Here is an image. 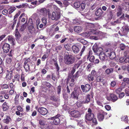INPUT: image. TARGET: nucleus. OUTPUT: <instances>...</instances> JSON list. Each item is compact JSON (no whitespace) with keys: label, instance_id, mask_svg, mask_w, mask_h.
Instances as JSON below:
<instances>
[{"label":"nucleus","instance_id":"nucleus-49","mask_svg":"<svg viewBox=\"0 0 129 129\" xmlns=\"http://www.w3.org/2000/svg\"><path fill=\"white\" fill-rule=\"evenodd\" d=\"M64 47L65 49L68 50H70V48L69 44H64Z\"/></svg>","mask_w":129,"mask_h":129},{"label":"nucleus","instance_id":"nucleus-20","mask_svg":"<svg viewBox=\"0 0 129 129\" xmlns=\"http://www.w3.org/2000/svg\"><path fill=\"white\" fill-rule=\"evenodd\" d=\"M72 49L74 53L75 54L78 53L79 51V47L75 45L72 46Z\"/></svg>","mask_w":129,"mask_h":129},{"label":"nucleus","instance_id":"nucleus-39","mask_svg":"<svg viewBox=\"0 0 129 129\" xmlns=\"http://www.w3.org/2000/svg\"><path fill=\"white\" fill-rule=\"evenodd\" d=\"M53 6V9L54 10V12H56L61 13V10L60 9L58 8L57 6L55 5H54Z\"/></svg>","mask_w":129,"mask_h":129},{"label":"nucleus","instance_id":"nucleus-17","mask_svg":"<svg viewBox=\"0 0 129 129\" xmlns=\"http://www.w3.org/2000/svg\"><path fill=\"white\" fill-rule=\"evenodd\" d=\"M79 93L77 91L75 90L72 92L71 96L74 99L77 100L78 99Z\"/></svg>","mask_w":129,"mask_h":129},{"label":"nucleus","instance_id":"nucleus-30","mask_svg":"<svg viewBox=\"0 0 129 129\" xmlns=\"http://www.w3.org/2000/svg\"><path fill=\"white\" fill-rule=\"evenodd\" d=\"M63 19L64 21L67 24L69 25H72L71 21L69 20V19L66 17H64Z\"/></svg>","mask_w":129,"mask_h":129},{"label":"nucleus","instance_id":"nucleus-38","mask_svg":"<svg viewBox=\"0 0 129 129\" xmlns=\"http://www.w3.org/2000/svg\"><path fill=\"white\" fill-rule=\"evenodd\" d=\"M95 7V6L94 5L92 6L91 7V9H90L89 11H88V13H87V15H89L90 16H91L90 15H91L92 13V10L94 9Z\"/></svg>","mask_w":129,"mask_h":129},{"label":"nucleus","instance_id":"nucleus-34","mask_svg":"<svg viewBox=\"0 0 129 129\" xmlns=\"http://www.w3.org/2000/svg\"><path fill=\"white\" fill-rule=\"evenodd\" d=\"M96 81L97 82H102L104 81V79L100 76H98L96 79Z\"/></svg>","mask_w":129,"mask_h":129},{"label":"nucleus","instance_id":"nucleus-59","mask_svg":"<svg viewBox=\"0 0 129 129\" xmlns=\"http://www.w3.org/2000/svg\"><path fill=\"white\" fill-rule=\"evenodd\" d=\"M43 22L45 25L47 23V19L45 17H43L42 19Z\"/></svg>","mask_w":129,"mask_h":129},{"label":"nucleus","instance_id":"nucleus-27","mask_svg":"<svg viewBox=\"0 0 129 129\" xmlns=\"http://www.w3.org/2000/svg\"><path fill=\"white\" fill-rule=\"evenodd\" d=\"M97 24H95V25L91 23H89L87 24V28H96V26L97 25Z\"/></svg>","mask_w":129,"mask_h":129},{"label":"nucleus","instance_id":"nucleus-46","mask_svg":"<svg viewBox=\"0 0 129 129\" xmlns=\"http://www.w3.org/2000/svg\"><path fill=\"white\" fill-rule=\"evenodd\" d=\"M80 5L81 9L82 10H83L85 7L86 4L85 2H82L81 5Z\"/></svg>","mask_w":129,"mask_h":129},{"label":"nucleus","instance_id":"nucleus-12","mask_svg":"<svg viewBox=\"0 0 129 129\" xmlns=\"http://www.w3.org/2000/svg\"><path fill=\"white\" fill-rule=\"evenodd\" d=\"M71 116L75 118H78L80 117V112L76 110H74L70 112Z\"/></svg>","mask_w":129,"mask_h":129},{"label":"nucleus","instance_id":"nucleus-43","mask_svg":"<svg viewBox=\"0 0 129 129\" xmlns=\"http://www.w3.org/2000/svg\"><path fill=\"white\" fill-rule=\"evenodd\" d=\"M11 119L10 117L8 116L7 117L6 119L3 120V122L6 123H8L10 120Z\"/></svg>","mask_w":129,"mask_h":129},{"label":"nucleus","instance_id":"nucleus-56","mask_svg":"<svg viewBox=\"0 0 129 129\" xmlns=\"http://www.w3.org/2000/svg\"><path fill=\"white\" fill-rule=\"evenodd\" d=\"M57 91L58 94H59L60 93L61 91V87L60 86H58L57 89Z\"/></svg>","mask_w":129,"mask_h":129},{"label":"nucleus","instance_id":"nucleus-22","mask_svg":"<svg viewBox=\"0 0 129 129\" xmlns=\"http://www.w3.org/2000/svg\"><path fill=\"white\" fill-rule=\"evenodd\" d=\"M40 14L44 16H46L47 15V10L45 8H42L39 11Z\"/></svg>","mask_w":129,"mask_h":129},{"label":"nucleus","instance_id":"nucleus-33","mask_svg":"<svg viewBox=\"0 0 129 129\" xmlns=\"http://www.w3.org/2000/svg\"><path fill=\"white\" fill-rule=\"evenodd\" d=\"M85 46H84L81 50L80 52L78 55H77V57L78 56H81L83 52H84V51L85 50ZM77 58L78 59H80V57L78 58V57H77Z\"/></svg>","mask_w":129,"mask_h":129},{"label":"nucleus","instance_id":"nucleus-10","mask_svg":"<svg viewBox=\"0 0 129 129\" xmlns=\"http://www.w3.org/2000/svg\"><path fill=\"white\" fill-rule=\"evenodd\" d=\"M28 31L32 36L35 35L37 33V31L33 26H30L28 27Z\"/></svg>","mask_w":129,"mask_h":129},{"label":"nucleus","instance_id":"nucleus-53","mask_svg":"<svg viewBox=\"0 0 129 129\" xmlns=\"http://www.w3.org/2000/svg\"><path fill=\"white\" fill-rule=\"evenodd\" d=\"M55 1L60 7H62V4L60 1L56 0H55Z\"/></svg>","mask_w":129,"mask_h":129},{"label":"nucleus","instance_id":"nucleus-13","mask_svg":"<svg viewBox=\"0 0 129 129\" xmlns=\"http://www.w3.org/2000/svg\"><path fill=\"white\" fill-rule=\"evenodd\" d=\"M10 48V45L8 43H4L2 47V49L5 53H7L9 51Z\"/></svg>","mask_w":129,"mask_h":129},{"label":"nucleus","instance_id":"nucleus-62","mask_svg":"<svg viewBox=\"0 0 129 129\" xmlns=\"http://www.w3.org/2000/svg\"><path fill=\"white\" fill-rule=\"evenodd\" d=\"M39 123L41 125H45V122L44 120L41 119L39 120Z\"/></svg>","mask_w":129,"mask_h":129},{"label":"nucleus","instance_id":"nucleus-1","mask_svg":"<svg viewBox=\"0 0 129 129\" xmlns=\"http://www.w3.org/2000/svg\"><path fill=\"white\" fill-rule=\"evenodd\" d=\"M89 31L83 33V36L86 38H89L91 39L97 40L100 39V36L102 35L101 32L94 29H91Z\"/></svg>","mask_w":129,"mask_h":129},{"label":"nucleus","instance_id":"nucleus-44","mask_svg":"<svg viewBox=\"0 0 129 129\" xmlns=\"http://www.w3.org/2000/svg\"><path fill=\"white\" fill-rule=\"evenodd\" d=\"M126 57L124 56L123 57H120L119 59V61L121 63H122L124 62L125 63V60Z\"/></svg>","mask_w":129,"mask_h":129},{"label":"nucleus","instance_id":"nucleus-2","mask_svg":"<svg viewBox=\"0 0 129 129\" xmlns=\"http://www.w3.org/2000/svg\"><path fill=\"white\" fill-rule=\"evenodd\" d=\"M92 49L94 52L97 54H99V58L100 60L103 61L105 60L106 57L105 52H103V49L101 47L97 48L96 46H93Z\"/></svg>","mask_w":129,"mask_h":129},{"label":"nucleus","instance_id":"nucleus-8","mask_svg":"<svg viewBox=\"0 0 129 129\" xmlns=\"http://www.w3.org/2000/svg\"><path fill=\"white\" fill-rule=\"evenodd\" d=\"M90 100V95L89 94H87L86 95V99L85 101H83L82 102L78 101L76 103V105L78 107H80L82 105V104L83 103H88L89 102Z\"/></svg>","mask_w":129,"mask_h":129},{"label":"nucleus","instance_id":"nucleus-50","mask_svg":"<svg viewBox=\"0 0 129 129\" xmlns=\"http://www.w3.org/2000/svg\"><path fill=\"white\" fill-rule=\"evenodd\" d=\"M108 11L109 13V14H110V15L111 18H112L113 15V11L112 10H111V9H108Z\"/></svg>","mask_w":129,"mask_h":129},{"label":"nucleus","instance_id":"nucleus-31","mask_svg":"<svg viewBox=\"0 0 129 129\" xmlns=\"http://www.w3.org/2000/svg\"><path fill=\"white\" fill-rule=\"evenodd\" d=\"M53 60L54 61V65L55 67L56 68V69H57V74H59V72H58L59 69V68L58 67V64L57 63V62L56 61V60L55 59H53Z\"/></svg>","mask_w":129,"mask_h":129},{"label":"nucleus","instance_id":"nucleus-63","mask_svg":"<svg viewBox=\"0 0 129 129\" xmlns=\"http://www.w3.org/2000/svg\"><path fill=\"white\" fill-rule=\"evenodd\" d=\"M14 79L16 80L19 81V76L18 75H15L14 77Z\"/></svg>","mask_w":129,"mask_h":129},{"label":"nucleus","instance_id":"nucleus-60","mask_svg":"<svg viewBox=\"0 0 129 129\" xmlns=\"http://www.w3.org/2000/svg\"><path fill=\"white\" fill-rule=\"evenodd\" d=\"M123 81L125 83L128 84H129V79L127 78H125L123 79Z\"/></svg>","mask_w":129,"mask_h":129},{"label":"nucleus","instance_id":"nucleus-42","mask_svg":"<svg viewBox=\"0 0 129 129\" xmlns=\"http://www.w3.org/2000/svg\"><path fill=\"white\" fill-rule=\"evenodd\" d=\"M50 99L55 102H58V101H57L58 98L57 97L55 96H51Z\"/></svg>","mask_w":129,"mask_h":129},{"label":"nucleus","instance_id":"nucleus-51","mask_svg":"<svg viewBox=\"0 0 129 129\" xmlns=\"http://www.w3.org/2000/svg\"><path fill=\"white\" fill-rule=\"evenodd\" d=\"M17 110L18 111H19L20 112H23V109L20 106H16Z\"/></svg>","mask_w":129,"mask_h":129},{"label":"nucleus","instance_id":"nucleus-5","mask_svg":"<svg viewBox=\"0 0 129 129\" xmlns=\"http://www.w3.org/2000/svg\"><path fill=\"white\" fill-rule=\"evenodd\" d=\"M105 53L106 56L109 57L110 59H113L116 57V56L114 52L112 51L110 49H106Z\"/></svg>","mask_w":129,"mask_h":129},{"label":"nucleus","instance_id":"nucleus-61","mask_svg":"<svg viewBox=\"0 0 129 129\" xmlns=\"http://www.w3.org/2000/svg\"><path fill=\"white\" fill-rule=\"evenodd\" d=\"M1 87L3 89H7L8 87V86L7 84H3L2 85Z\"/></svg>","mask_w":129,"mask_h":129},{"label":"nucleus","instance_id":"nucleus-37","mask_svg":"<svg viewBox=\"0 0 129 129\" xmlns=\"http://www.w3.org/2000/svg\"><path fill=\"white\" fill-rule=\"evenodd\" d=\"M98 73L95 70H92L90 74L94 77H95L98 76Z\"/></svg>","mask_w":129,"mask_h":129},{"label":"nucleus","instance_id":"nucleus-58","mask_svg":"<svg viewBox=\"0 0 129 129\" xmlns=\"http://www.w3.org/2000/svg\"><path fill=\"white\" fill-rule=\"evenodd\" d=\"M89 59V61L91 62H93L94 59V57L93 55H91L90 56Z\"/></svg>","mask_w":129,"mask_h":129},{"label":"nucleus","instance_id":"nucleus-4","mask_svg":"<svg viewBox=\"0 0 129 129\" xmlns=\"http://www.w3.org/2000/svg\"><path fill=\"white\" fill-rule=\"evenodd\" d=\"M61 13L58 12H53L52 13H49L48 17L49 19L53 20H57L60 18Z\"/></svg>","mask_w":129,"mask_h":129},{"label":"nucleus","instance_id":"nucleus-36","mask_svg":"<svg viewBox=\"0 0 129 129\" xmlns=\"http://www.w3.org/2000/svg\"><path fill=\"white\" fill-rule=\"evenodd\" d=\"M74 6L75 8H79L80 6V3L79 2H75L74 3Z\"/></svg>","mask_w":129,"mask_h":129},{"label":"nucleus","instance_id":"nucleus-7","mask_svg":"<svg viewBox=\"0 0 129 129\" xmlns=\"http://www.w3.org/2000/svg\"><path fill=\"white\" fill-rule=\"evenodd\" d=\"M129 31V26L126 25L123 26L121 29V31H119V33L120 36H123L125 35L127 32Z\"/></svg>","mask_w":129,"mask_h":129},{"label":"nucleus","instance_id":"nucleus-11","mask_svg":"<svg viewBox=\"0 0 129 129\" xmlns=\"http://www.w3.org/2000/svg\"><path fill=\"white\" fill-rule=\"evenodd\" d=\"M59 115H56L51 118L53 120V123L55 125H58L60 123V118L61 117H60Z\"/></svg>","mask_w":129,"mask_h":129},{"label":"nucleus","instance_id":"nucleus-47","mask_svg":"<svg viewBox=\"0 0 129 129\" xmlns=\"http://www.w3.org/2000/svg\"><path fill=\"white\" fill-rule=\"evenodd\" d=\"M48 56V54L47 53L44 54L42 57V61H44L47 58Z\"/></svg>","mask_w":129,"mask_h":129},{"label":"nucleus","instance_id":"nucleus-29","mask_svg":"<svg viewBox=\"0 0 129 129\" xmlns=\"http://www.w3.org/2000/svg\"><path fill=\"white\" fill-rule=\"evenodd\" d=\"M121 120L124 121L125 123H128V120L127 116H123L121 118Z\"/></svg>","mask_w":129,"mask_h":129},{"label":"nucleus","instance_id":"nucleus-23","mask_svg":"<svg viewBox=\"0 0 129 129\" xmlns=\"http://www.w3.org/2000/svg\"><path fill=\"white\" fill-rule=\"evenodd\" d=\"M103 12L100 8H99L95 12V14L97 16H100L103 14Z\"/></svg>","mask_w":129,"mask_h":129},{"label":"nucleus","instance_id":"nucleus-32","mask_svg":"<svg viewBox=\"0 0 129 129\" xmlns=\"http://www.w3.org/2000/svg\"><path fill=\"white\" fill-rule=\"evenodd\" d=\"M113 71V69L112 68L107 69L105 70V73L107 75H109L112 73Z\"/></svg>","mask_w":129,"mask_h":129},{"label":"nucleus","instance_id":"nucleus-15","mask_svg":"<svg viewBox=\"0 0 129 129\" xmlns=\"http://www.w3.org/2000/svg\"><path fill=\"white\" fill-rule=\"evenodd\" d=\"M38 111L42 115H46L47 113V109L44 107H40L38 110Z\"/></svg>","mask_w":129,"mask_h":129},{"label":"nucleus","instance_id":"nucleus-18","mask_svg":"<svg viewBox=\"0 0 129 129\" xmlns=\"http://www.w3.org/2000/svg\"><path fill=\"white\" fill-rule=\"evenodd\" d=\"M7 73L6 77V79L8 81L11 79L12 77V71L7 70Z\"/></svg>","mask_w":129,"mask_h":129},{"label":"nucleus","instance_id":"nucleus-24","mask_svg":"<svg viewBox=\"0 0 129 129\" xmlns=\"http://www.w3.org/2000/svg\"><path fill=\"white\" fill-rule=\"evenodd\" d=\"M74 29L75 32L77 33H79L82 31V28L81 27L77 26L74 27Z\"/></svg>","mask_w":129,"mask_h":129},{"label":"nucleus","instance_id":"nucleus-16","mask_svg":"<svg viewBox=\"0 0 129 129\" xmlns=\"http://www.w3.org/2000/svg\"><path fill=\"white\" fill-rule=\"evenodd\" d=\"M84 121L83 120L79 121L78 123V125L81 127V128L79 129H88V128L84 125Z\"/></svg>","mask_w":129,"mask_h":129},{"label":"nucleus","instance_id":"nucleus-21","mask_svg":"<svg viewBox=\"0 0 129 129\" xmlns=\"http://www.w3.org/2000/svg\"><path fill=\"white\" fill-rule=\"evenodd\" d=\"M37 19L38 16L35 13L33 14L32 16L29 18V21L32 22L33 21H34Z\"/></svg>","mask_w":129,"mask_h":129},{"label":"nucleus","instance_id":"nucleus-55","mask_svg":"<svg viewBox=\"0 0 129 129\" xmlns=\"http://www.w3.org/2000/svg\"><path fill=\"white\" fill-rule=\"evenodd\" d=\"M92 124L96 125L97 124V122L96 119L95 118L93 117L92 119Z\"/></svg>","mask_w":129,"mask_h":129},{"label":"nucleus","instance_id":"nucleus-48","mask_svg":"<svg viewBox=\"0 0 129 129\" xmlns=\"http://www.w3.org/2000/svg\"><path fill=\"white\" fill-rule=\"evenodd\" d=\"M73 22H72V25L74 24H76L78 23L79 20L77 19H75L73 20Z\"/></svg>","mask_w":129,"mask_h":129},{"label":"nucleus","instance_id":"nucleus-35","mask_svg":"<svg viewBox=\"0 0 129 129\" xmlns=\"http://www.w3.org/2000/svg\"><path fill=\"white\" fill-rule=\"evenodd\" d=\"M15 36L18 39H19L20 37V35L17 28L16 29Z\"/></svg>","mask_w":129,"mask_h":129},{"label":"nucleus","instance_id":"nucleus-57","mask_svg":"<svg viewBox=\"0 0 129 129\" xmlns=\"http://www.w3.org/2000/svg\"><path fill=\"white\" fill-rule=\"evenodd\" d=\"M16 9V8L15 7H12L10 9V10L9 11V13L11 14Z\"/></svg>","mask_w":129,"mask_h":129},{"label":"nucleus","instance_id":"nucleus-6","mask_svg":"<svg viewBox=\"0 0 129 129\" xmlns=\"http://www.w3.org/2000/svg\"><path fill=\"white\" fill-rule=\"evenodd\" d=\"M94 116V114L92 112L91 109H89L85 116L86 119L89 121H91L93 118Z\"/></svg>","mask_w":129,"mask_h":129},{"label":"nucleus","instance_id":"nucleus-64","mask_svg":"<svg viewBox=\"0 0 129 129\" xmlns=\"http://www.w3.org/2000/svg\"><path fill=\"white\" fill-rule=\"evenodd\" d=\"M126 95L127 96H129V89L126 88L125 89Z\"/></svg>","mask_w":129,"mask_h":129},{"label":"nucleus","instance_id":"nucleus-26","mask_svg":"<svg viewBox=\"0 0 129 129\" xmlns=\"http://www.w3.org/2000/svg\"><path fill=\"white\" fill-rule=\"evenodd\" d=\"M8 39L9 41L12 43V44L13 45L14 44L15 40L13 36H9L8 37Z\"/></svg>","mask_w":129,"mask_h":129},{"label":"nucleus","instance_id":"nucleus-9","mask_svg":"<svg viewBox=\"0 0 129 129\" xmlns=\"http://www.w3.org/2000/svg\"><path fill=\"white\" fill-rule=\"evenodd\" d=\"M81 88L83 92H86L90 89L91 87L89 84H87L85 86L83 85H81Z\"/></svg>","mask_w":129,"mask_h":129},{"label":"nucleus","instance_id":"nucleus-3","mask_svg":"<svg viewBox=\"0 0 129 129\" xmlns=\"http://www.w3.org/2000/svg\"><path fill=\"white\" fill-rule=\"evenodd\" d=\"M64 58V62L65 63L68 65L71 64H73L75 61V60L74 58L71 55H69L68 52H66Z\"/></svg>","mask_w":129,"mask_h":129},{"label":"nucleus","instance_id":"nucleus-45","mask_svg":"<svg viewBox=\"0 0 129 129\" xmlns=\"http://www.w3.org/2000/svg\"><path fill=\"white\" fill-rule=\"evenodd\" d=\"M123 8L125 10L129 11V3H127L126 4Z\"/></svg>","mask_w":129,"mask_h":129},{"label":"nucleus","instance_id":"nucleus-25","mask_svg":"<svg viewBox=\"0 0 129 129\" xmlns=\"http://www.w3.org/2000/svg\"><path fill=\"white\" fill-rule=\"evenodd\" d=\"M110 96L112 100V101L114 102L117 101L118 99L117 97L114 94H111Z\"/></svg>","mask_w":129,"mask_h":129},{"label":"nucleus","instance_id":"nucleus-40","mask_svg":"<svg viewBox=\"0 0 129 129\" xmlns=\"http://www.w3.org/2000/svg\"><path fill=\"white\" fill-rule=\"evenodd\" d=\"M88 80L89 81H93L94 80V77L90 74H89L87 76Z\"/></svg>","mask_w":129,"mask_h":129},{"label":"nucleus","instance_id":"nucleus-19","mask_svg":"<svg viewBox=\"0 0 129 129\" xmlns=\"http://www.w3.org/2000/svg\"><path fill=\"white\" fill-rule=\"evenodd\" d=\"M124 14H123V15L120 18L118 19L115 21L111 22V24L113 25H114L116 24L117 23H120L121 20V19L122 18H124Z\"/></svg>","mask_w":129,"mask_h":129},{"label":"nucleus","instance_id":"nucleus-41","mask_svg":"<svg viewBox=\"0 0 129 129\" xmlns=\"http://www.w3.org/2000/svg\"><path fill=\"white\" fill-rule=\"evenodd\" d=\"M3 109L4 111H6L8 108V106L6 105V103L4 102L3 105Z\"/></svg>","mask_w":129,"mask_h":129},{"label":"nucleus","instance_id":"nucleus-14","mask_svg":"<svg viewBox=\"0 0 129 129\" xmlns=\"http://www.w3.org/2000/svg\"><path fill=\"white\" fill-rule=\"evenodd\" d=\"M107 113L104 112L98 114L97 117L99 120L100 121H102L104 119V116L107 115Z\"/></svg>","mask_w":129,"mask_h":129},{"label":"nucleus","instance_id":"nucleus-54","mask_svg":"<svg viewBox=\"0 0 129 129\" xmlns=\"http://www.w3.org/2000/svg\"><path fill=\"white\" fill-rule=\"evenodd\" d=\"M24 68L26 72L29 70V67L28 64H24Z\"/></svg>","mask_w":129,"mask_h":129},{"label":"nucleus","instance_id":"nucleus-52","mask_svg":"<svg viewBox=\"0 0 129 129\" xmlns=\"http://www.w3.org/2000/svg\"><path fill=\"white\" fill-rule=\"evenodd\" d=\"M122 90V89L121 88H119L116 90V93L118 94H119L121 92Z\"/></svg>","mask_w":129,"mask_h":129},{"label":"nucleus","instance_id":"nucleus-28","mask_svg":"<svg viewBox=\"0 0 129 129\" xmlns=\"http://www.w3.org/2000/svg\"><path fill=\"white\" fill-rule=\"evenodd\" d=\"M117 15L119 16L122 13V10L121 7L119 6L118 7L117 9Z\"/></svg>","mask_w":129,"mask_h":129}]
</instances>
